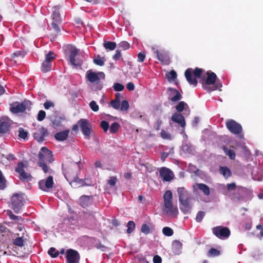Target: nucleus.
<instances>
[{
  "label": "nucleus",
  "instance_id": "obj_61",
  "mask_svg": "<svg viewBox=\"0 0 263 263\" xmlns=\"http://www.w3.org/2000/svg\"><path fill=\"white\" fill-rule=\"evenodd\" d=\"M44 106L46 109H48L51 107H54V103L51 101H47L44 103Z\"/></svg>",
  "mask_w": 263,
  "mask_h": 263
},
{
  "label": "nucleus",
  "instance_id": "obj_50",
  "mask_svg": "<svg viewBox=\"0 0 263 263\" xmlns=\"http://www.w3.org/2000/svg\"><path fill=\"white\" fill-rule=\"evenodd\" d=\"M204 216H205V213L204 212L199 211L197 213L196 216V221L198 222H200L202 220Z\"/></svg>",
  "mask_w": 263,
  "mask_h": 263
},
{
  "label": "nucleus",
  "instance_id": "obj_53",
  "mask_svg": "<svg viewBox=\"0 0 263 263\" xmlns=\"http://www.w3.org/2000/svg\"><path fill=\"white\" fill-rule=\"evenodd\" d=\"M172 245L173 248L176 250H180L182 246V243L177 240L173 241Z\"/></svg>",
  "mask_w": 263,
  "mask_h": 263
},
{
  "label": "nucleus",
  "instance_id": "obj_36",
  "mask_svg": "<svg viewBox=\"0 0 263 263\" xmlns=\"http://www.w3.org/2000/svg\"><path fill=\"white\" fill-rule=\"evenodd\" d=\"M103 46L107 50L112 51L115 49L117 45L114 42L105 41L103 43Z\"/></svg>",
  "mask_w": 263,
  "mask_h": 263
},
{
  "label": "nucleus",
  "instance_id": "obj_7",
  "mask_svg": "<svg viewBox=\"0 0 263 263\" xmlns=\"http://www.w3.org/2000/svg\"><path fill=\"white\" fill-rule=\"evenodd\" d=\"M100 216L99 213L97 212H84L83 218L86 227L89 229L96 228L98 223L97 216Z\"/></svg>",
  "mask_w": 263,
  "mask_h": 263
},
{
  "label": "nucleus",
  "instance_id": "obj_8",
  "mask_svg": "<svg viewBox=\"0 0 263 263\" xmlns=\"http://www.w3.org/2000/svg\"><path fill=\"white\" fill-rule=\"evenodd\" d=\"M31 104V101L28 100L21 103L15 102L10 105V111L14 114L23 112L26 109L30 110Z\"/></svg>",
  "mask_w": 263,
  "mask_h": 263
},
{
  "label": "nucleus",
  "instance_id": "obj_37",
  "mask_svg": "<svg viewBox=\"0 0 263 263\" xmlns=\"http://www.w3.org/2000/svg\"><path fill=\"white\" fill-rule=\"evenodd\" d=\"M6 214L9 216V218L12 220H22L23 221L24 218H23L21 216H18L14 215L11 210H7L6 211Z\"/></svg>",
  "mask_w": 263,
  "mask_h": 263
},
{
  "label": "nucleus",
  "instance_id": "obj_1",
  "mask_svg": "<svg viewBox=\"0 0 263 263\" xmlns=\"http://www.w3.org/2000/svg\"><path fill=\"white\" fill-rule=\"evenodd\" d=\"M204 71L203 69L198 67H196L194 69L189 68L185 70L184 76L188 83L194 87L197 85V79H200L199 82L202 88L208 92L215 91L222 87L221 83L216 81L217 77L214 72L211 71H206L205 77L202 76Z\"/></svg>",
  "mask_w": 263,
  "mask_h": 263
},
{
  "label": "nucleus",
  "instance_id": "obj_48",
  "mask_svg": "<svg viewBox=\"0 0 263 263\" xmlns=\"http://www.w3.org/2000/svg\"><path fill=\"white\" fill-rule=\"evenodd\" d=\"M141 231L145 235H147L150 233V228L149 225L144 223L143 224L141 228Z\"/></svg>",
  "mask_w": 263,
  "mask_h": 263
},
{
  "label": "nucleus",
  "instance_id": "obj_35",
  "mask_svg": "<svg viewBox=\"0 0 263 263\" xmlns=\"http://www.w3.org/2000/svg\"><path fill=\"white\" fill-rule=\"evenodd\" d=\"M220 173L226 178L231 176L232 172L227 166H220L219 168Z\"/></svg>",
  "mask_w": 263,
  "mask_h": 263
},
{
  "label": "nucleus",
  "instance_id": "obj_38",
  "mask_svg": "<svg viewBox=\"0 0 263 263\" xmlns=\"http://www.w3.org/2000/svg\"><path fill=\"white\" fill-rule=\"evenodd\" d=\"M104 58L101 57L100 55L95 56V58L93 59L94 63L99 66L103 65L104 64Z\"/></svg>",
  "mask_w": 263,
  "mask_h": 263
},
{
  "label": "nucleus",
  "instance_id": "obj_27",
  "mask_svg": "<svg viewBox=\"0 0 263 263\" xmlns=\"http://www.w3.org/2000/svg\"><path fill=\"white\" fill-rule=\"evenodd\" d=\"M69 132V129H66L58 132L55 134L54 138L57 141H63L67 138Z\"/></svg>",
  "mask_w": 263,
  "mask_h": 263
},
{
  "label": "nucleus",
  "instance_id": "obj_57",
  "mask_svg": "<svg viewBox=\"0 0 263 263\" xmlns=\"http://www.w3.org/2000/svg\"><path fill=\"white\" fill-rule=\"evenodd\" d=\"M161 137L164 139H171V135L165 132L164 130H162L161 132Z\"/></svg>",
  "mask_w": 263,
  "mask_h": 263
},
{
  "label": "nucleus",
  "instance_id": "obj_34",
  "mask_svg": "<svg viewBox=\"0 0 263 263\" xmlns=\"http://www.w3.org/2000/svg\"><path fill=\"white\" fill-rule=\"evenodd\" d=\"M222 149L224 154L228 156L229 158L231 160H234L235 158L236 154L235 152L232 149H228L226 146H222Z\"/></svg>",
  "mask_w": 263,
  "mask_h": 263
},
{
  "label": "nucleus",
  "instance_id": "obj_6",
  "mask_svg": "<svg viewBox=\"0 0 263 263\" xmlns=\"http://www.w3.org/2000/svg\"><path fill=\"white\" fill-rule=\"evenodd\" d=\"M164 203L165 209L164 212L171 216L177 215L178 214V209L177 207L173 206V196L171 191H166L163 196Z\"/></svg>",
  "mask_w": 263,
  "mask_h": 263
},
{
  "label": "nucleus",
  "instance_id": "obj_18",
  "mask_svg": "<svg viewBox=\"0 0 263 263\" xmlns=\"http://www.w3.org/2000/svg\"><path fill=\"white\" fill-rule=\"evenodd\" d=\"M168 99L172 102H177L180 100L182 97L180 92L176 89L169 87L167 90Z\"/></svg>",
  "mask_w": 263,
  "mask_h": 263
},
{
  "label": "nucleus",
  "instance_id": "obj_52",
  "mask_svg": "<svg viewBox=\"0 0 263 263\" xmlns=\"http://www.w3.org/2000/svg\"><path fill=\"white\" fill-rule=\"evenodd\" d=\"M113 88L116 91H121L124 89V86L120 83H116L114 84Z\"/></svg>",
  "mask_w": 263,
  "mask_h": 263
},
{
  "label": "nucleus",
  "instance_id": "obj_29",
  "mask_svg": "<svg viewBox=\"0 0 263 263\" xmlns=\"http://www.w3.org/2000/svg\"><path fill=\"white\" fill-rule=\"evenodd\" d=\"M69 183L71 184V185L72 187L75 188L88 185L85 183V181L84 179H79L78 177V175L73 180H71V181H69Z\"/></svg>",
  "mask_w": 263,
  "mask_h": 263
},
{
  "label": "nucleus",
  "instance_id": "obj_42",
  "mask_svg": "<svg viewBox=\"0 0 263 263\" xmlns=\"http://www.w3.org/2000/svg\"><path fill=\"white\" fill-rule=\"evenodd\" d=\"M163 234L166 236H171L174 234L173 230L168 227H164L162 229Z\"/></svg>",
  "mask_w": 263,
  "mask_h": 263
},
{
  "label": "nucleus",
  "instance_id": "obj_64",
  "mask_svg": "<svg viewBox=\"0 0 263 263\" xmlns=\"http://www.w3.org/2000/svg\"><path fill=\"white\" fill-rule=\"evenodd\" d=\"M154 263H161L162 259L161 257L158 255H155L153 257Z\"/></svg>",
  "mask_w": 263,
  "mask_h": 263
},
{
  "label": "nucleus",
  "instance_id": "obj_60",
  "mask_svg": "<svg viewBox=\"0 0 263 263\" xmlns=\"http://www.w3.org/2000/svg\"><path fill=\"white\" fill-rule=\"evenodd\" d=\"M117 182V178L115 177H110L108 180V183L111 186H115Z\"/></svg>",
  "mask_w": 263,
  "mask_h": 263
},
{
  "label": "nucleus",
  "instance_id": "obj_32",
  "mask_svg": "<svg viewBox=\"0 0 263 263\" xmlns=\"http://www.w3.org/2000/svg\"><path fill=\"white\" fill-rule=\"evenodd\" d=\"M24 53L21 51H16L13 54L12 59L11 60V64H17L20 65L21 63H17V61L20 60V59L23 58L24 57Z\"/></svg>",
  "mask_w": 263,
  "mask_h": 263
},
{
  "label": "nucleus",
  "instance_id": "obj_22",
  "mask_svg": "<svg viewBox=\"0 0 263 263\" xmlns=\"http://www.w3.org/2000/svg\"><path fill=\"white\" fill-rule=\"evenodd\" d=\"M171 120L178 124L182 128L185 126V121L184 117L181 114L175 113L171 117Z\"/></svg>",
  "mask_w": 263,
  "mask_h": 263
},
{
  "label": "nucleus",
  "instance_id": "obj_54",
  "mask_svg": "<svg viewBox=\"0 0 263 263\" xmlns=\"http://www.w3.org/2000/svg\"><path fill=\"white\" fill-rule=\"evenodd\" d=\"M45 117H46L45 111L44 110H41L39 111V112L37 114V119L39 121H42L45 119Z\"/></svg>",
  "mask_w": 263,
  "mask_h": 263
},
{
  "label": "nucleus",
  "instance_id": "obj_30",
  "mask_svg": "<svg viewBox=\"0 0 263 263\" xmlns=\"http://www.w3.org/2000/svg\"><path fill=\"white\" fill-rule=\"evenodd\" d=\"M87 78L91 83H95L100 80L98 74L96 72L89 70L87 72Z\"/></svg>",
  "mask_w": 263,
  "mask_h": 263
},
{
  "label": "nucleus",
  "instance_id": "obj_55",
  "mask_svg": "<svg viewBox=\"0 0 263 263\" xmlns=\"http://www.w3.org/2000/svg\"><path fill=\"white\" fill-rule=\"evenodd\" d=\"M89 106L90 108L93 111H97L99 110V106L97 104L96 101H92L89 103Z\"/></svg>",
  "mask_w": 263,
  "mask_h": 263
},
{
  "label": "nucleus",
  "instance_id": "obj_13",
  "mask_svg": "<svg viewBox=\"0 0 263 263\" xmlns=\"http://www.w3.org/2000/svg\"><path fill=\"white\" fill-rule=\"evenodd\" d=\"M78 124L80 127L83 135L85 136V138L87 139H89L91 134V126L88 121L86 119H81L78 121Z\"/></svg>",
  "mask_w": 263,
  "mask_h": 263
},
{
  "label": "nucleus",
  "instance_id": "obj_47",
  "mask_svg": "<svg viewBox=\"0 0 263 263\" xmlns=\"http://www.w3.org/2000/svg\"><path fill=\"white\" fill-rule=\"evenodd\" d=\"M119 48H121L122 50H126L129 48L130 44L126 41H122L119 44Z\"/></svg>",
  "mask_w": 263,
  "mask_h": 263
},
{
  "label": "nucleus",
  "instance_id": "obj_23",
  "mask_svg": "<svg viewBox=\"0 0 263 263\" xmlns=\"http://www.w3.org/2000/svg\"><path fill=\"white\" fill-rule=\"evenodd\" d=\"M237 192L235 194L234 198L240 201L242 200L247 195L248 190L243 187H238Z\"/></svg>",
  "mask_w": 263,
  "mask_h": 263
},
{
  "label": "nucleus",
  "instance_id": "obj_25",
  "mask_svg": "<svg viewBox=\"0 0 263 263\" xmlns=\"http://www.w3.org/2000/svg\"><path fill=\"white\" fill-rule=\"evenodd\" d=\"M15 235H16L17 237L13 239V244L21 248L24 247L26 239H24V233H22L21 236H20V234L18 233H16Z\"/></svg>",
  "mask_w": 263,
  "mask_h": 263
},
{
  "label": "nucleus",
  "instance_id": "obj_58",
  "mask_svg": "<svg viewBox=\"0 0 263 263\" xmlns=\"http://www.w3.org/2000/svg\"><path fill=\"white\" fill-rule=\"evenodd\" d=\"M168 74L170 75V77L167 76V74H166V77L168 79H171L172 80H174L176 79L177 78V73L176 71L174 70H171L169 73Z\"/></svg>",
  "mask_w": 263,
  "mask_h": 263
},
{
  "label": "nucleus",
  "instance_id": "obj_45",
  "mask_svg": "<svg viewBox=\"0 0 263 263\" xmlns=\"http://www.w3.org/2000/svg\"><path fill=\"white\" fill-rule=\"evenodd\" d=\"M185 106H187V104L185 102L181 101L176 106V109L178 112H180L183 110Z\"/></svg>",
  "mask_w": 263,
  "mask_h": 263
},
{
  "label": "nucleus",
  "instance_id": "obj_59",
  "mask_svg": "<svg viewBox=\"0 0 263 263\" xmlns=\"http://www.w3.org/2000/svg\"><path fill=\"white\" fill-rule=\"evenodd\" d=\"M58 23H57L55 22H52L51 23V26L55 32V33H56V35H58V34H59V33L60 32V29L58 25Z\"/></svg>",
  "mask_w": 263,
  "mask_h": 263
},
{
  "label": "nucleus",
  "instance_id": "obj_41",
  "mask_svg": "<svg viewBox=\"0 0 263 263\" xmlns=\"http://www.w3.org/2000/svg\"><path fill=\"white\" fill-rule=\"evenodd\" d=\"M6 179L3 175L2 171L0 170V190H4L6 187Z\"/></svg>",
  "mask_w": 263,
  "mask_h": 263
},
{
  "label": "nucleus",
  "instance_id": "obj_51",
  "mask_svg": "<svg viewBox=\"0 0 263 263\" xmlns=\"http://www.w3.org/2000/svg\"><path fill=\"white\" fill-rule=\"evenodd\" d=\"M129 108V104L127 101L123 100L121 102L120 110L121 111H126Z\"/></svg>",
  "mask_w": 263,
  "mask_h": 263
},
{
  "label": "nucleus",
  "instance_id": "obj_2",
  "mask_svg": "<svg viewBox=\"0 0 263 263\" xmlns=\"http://www.w3.org/2000/svg\"><path fill=\"white\" fill-rule=\"evenodd\" d=\"M63 52L65 60L71 66H82L85 58L76 46L70 44L63 46Z\"/></svg>",
  "mask_w": 263,
  "mask_h": 263
},
{
  "label": "nucleus",
  "instance_id": "obj_15",
  "mask_svg": "<svg viewBox=\"0 0 263 263\" xmlns=\"http://www.w3.org/2000/svg\"><path fill=\"white\" fill-rule=\"evenodd\" d=\"M39 187L43 191L47 192L53 187V180L52 176H48L46 179L41 180L39 182Z\"/></svg>",
  "mask_w": 263,
  "mask_h": 263
},
{
  "label": "nucleus",
  "instance_id": "obj_17",
  "mask_svg": "<svg viewBox=\"0 0 263 263\" xmlns=\"http://www.w3.org/2000/svg\"><path fill=\"white\" fill-rule=\"evenodd\" d=\"M159 173L160 177L164 181H170L174 177L173 172L165 167H161L159 171Z\"/></svg>",
  "mask_w": 263,
  "mask_h": 263
},
{
  "label": "nucleus",
  "instance_id": "obj_16",
  "mask_svg": "<svg viewBox=\"0 0 263 263\" xmlns=\"http://www.w3.org/2000/svg\"><path fill=\"white\" fill-rule=\"evenodd\" d=\"M11 126L10 120L7 117L0 118V137L9 132Z\"/></svg>",
  "mask_w": 263,
  "mask_h": 263
},
{
  "label": "nucleus",
  "instance_id": "obj_63",
  "mask_svg": "<svg viewBox=\"0 0 263 263\" xmlns=\"http://www.w3.org/2000/svg\"><path fill=\"white\" fill-rule=\"evenodd\" d=\"M145 58V54L144 52H140L138 54V61L143 62Z\"/></svg>",
  "mask_w": 263,
  "mask_h": 263
},
{
  "label": "nucleus",
  "instance_id": "obj_5",
  "mask_svg": "<svg viewBox=\"0 0 263 263\" xmlns=\"http://www.w3.org/2000/svg\"><path fill=\"white\" fill-rule=\"evenodd\" d=\"M25 199L22 193H14L10 198L9 206L15 213H20L24 205Z\"/></svg>",
  "mask_w": 263,
  "mask_h": 263
},
{
  "label": "nucleus",
  "instance_id": "obj_24",
  "mask_svg": "<svg viewBox=\"0 0 263 263\" xmlns=\"http://www.w3.org/2000/svg\"><path fill=\"white\" fill-rule=\"evenodd\" d=\"M55 53L53 51H49L46 54L45 59L42 64V66H51V62L55 59Z\"/></svg>",
  "mask_w": 263,
  "mask_h": 263
},
{
  "label": "nucleus",
  "instance_id": "obj_20",
  "mask_svg": "<svg viewBox=\"0 0 263 263\" xmlns=\"http://www.w3.org/2000/svg\"><path fill=\"white\" fill-rule=\"evenodd\" d=\"M48 132L44 127H42L39 131L34 133L33 137L34 139L39 142H42L44 140V137L47 136Z\"/></svg>",
  "mask_w": 263,
  "mask_h": 263
},
{
  "label": "nucleus",
  "instance_id": "obj_44",
  "mask_svg": "<svg viewBox=\"0 0 263 263\" xmlns=\"http://www.w3.org/2000/svg\"><path fill=\"white\" fill-rule=\"evenodd\" d=\"M48 254L52 258L57 257L59 254V251L57 250L55 248L51 247L48 251Z\"/></svg>",
  "mask_w": 263,
  "mask_h": 263
},
{
  "label": "nucleus",
  "instance_id": "obj_62",
  "mask_svg": "<svg viewBox=\"0 0 263 263\" xmlns=\"http://www.w3.org/2000/svg\"><path fill=\"white\" fill-rule=\"evenodd\" d=\"M121 57V51L119 50H117L116 51L115 54L113 55V59L114 60L117 61L120 59V58Z\"/></svg>",
  "mask_w": 263,
  "mask_h": 263
},
{
  "label": "nucleus",
  "instance_id": "obj_33",
  "mask_svg": "<svg viewBox=\"0 0 263 263\" xmlns=\"http://www.w3.org/2000/svg\"><path fill=\"white\" fill-rule=\"evenodd\" d=\"M197 185L199 190L202 191L205 196H209L210 194L209 187L204 183H197Z\"/></svg>",
  "mask_w": 263,
  "mask_h": 263
},
{
  "label": "nucleus",
  "instance_id": "obj_26",
  "mask_svg": "<svg viewBox=\"0 0 263 263\" xmlns=\"http://www.w3.org/2000/svg\"><path fill=\"white\" fill-rule=\"evenodd\" d=\"M177 192L179 196V201L185 200V199H186L187 198L191 197L189 193L183 187H178L177 189Z\"/></svg>",
  "mask_w": 263,
  "mask_h": 263
},
{
  "label": "nucleus",
  "instance_id": "obj_11",
  "mask_svg": "<svg viewBox=\"0 0 263 263\" xmlns=\"http://www.w3.org/2000/svg\"><path fill=\"white\" fill-rule=\"evenodd\" d=\"M226 125L228 129L233 134L238 135L242 132L241 125L233 119L227 120Z\"/></svg>",
  "mask_w": 263,
  "mask_h": 263
},
{
  "label": "nucleus",
  "instance_id": "obj_14",
  "mask_svg": "<svg viewBox=\"0 0 263 263\" xmlns=\"http://www.w3.org/2000/svg\"><path fill=\"white\" fill-rule=\"evenodd\" d=\"M66 258L67 263H79L80 256L77 251L70 249L66 251Z\"/></svg>",
  "mask_w": 263,
  "mask_h": 263
},
{
  "label": "nucleus",
  "instance_id": "obj_49",
  "mask_svg": "<svg viewBox=\"0 0 263 263\" xmlns=\"http://www.w3.org/2000/svg\"><path fill=\"white\" fill-rule=\"evenodd\" d=\"M100 127L103 129L104 132L106 133L109 127V123L106 121H102L100 123Z\"/></svg>",
  "mask_w": 263,
  "mask_h": 263
},
{
  "label": "nucleus",
  "instance_id": "obj_56",
  "mask_svg": "<svg viewBox=\"0 0 263 263\" xmlns=\"http://www.w3.org/2000/svg\"><path fill=\"white\" fill-rule=\"evenodd\" d=\"M110 105L114 108L118 109L120 108V102L119 101L112 100L110 102Z\"/></svg>",
  "mask_w": 263,
  "mask_h": 263
},
{
  "label": "nucleus",
  "instance_id": "obj_19",
  "mask_svg": "<svg viewBox=\"0 0 263 263\" xmlns=\"http://www.w3.org/2000/svg\"><path fill=\"white\" fill-rule=\"evenodd\" d=\"M192 198L191 197L183 200L182 201H179L180 209L181 211L184 214L189 213L192 209L191 200Z\"/></svg>",
  "mask_w": 263,
  "mask_h": 263
},
{
  "label": "nucleus",
  "instance_id": "obj_39",
  "mask_svg": "<svg viewBox=\"0 0 263 263\" xmlns=\"http://www.w3.org/2000/svg\"><path fill=\"white\" fill-rule=\"evenodd\" d=\"M220 254V251L215 248L210 249L208 252L207 255L209 257H215L219 256Z\"/></svg>",
  "mask_w": 263,
  "mask_h": 263
},
{
  "label": "nucleus",
  "instance_id": "obj_28",
  "mask_svg": "<svg viewBox=\"0 0 263 263\" xmlns=\"http://www.w3.org/2000/svg\"><path fill=\"white\" fill-rule=\"evenodd\" d=\"M60 7L56 6L54 7V10L52 12V17L53 22L60 23L62 21L61 14L59 12Z\"/></svg>",
  "mask_w": 263,
  "mask_h": 263
},
{
  "label": "nucleus",
  "instance_id": "obj_3",
  "mask_svg": "<svg viewBox=\"0 0 263 263\" xmlns=\"http://www.w3.org/2000/svg\"><path fill=\"white\" fill-rule=\"evenodd\" d=\"M38 165L41 167L44 173H47L51 171L47 165V164L51 163L53 161L52 153L46 147H42L39 154Z\"/></svg>",
  "mask_w": 263,
  "mask_h": 263
},
{
  "label": "nucleus",
  "instance_id": "obj_43",
  "mask_svg": "<svg viewBox=\"0 0 263 263\" xmlns=\"http://www.w3.org/2000/svg\"><path fill=\"white\" fill-rule=\"evenodd\" d=\"M28 132L23 128L20 127L18 128V137L20 138L23 139H26L28 137Z\"/></svg>",
  "mask_w": 263,
  "mask_h": 263
},
{
  "label": "nucleus",
  "instance_id": "obj_4",
  "mask_svg": "<svg viewBox=\"0 0 263 263\" xmlns=\"http://www.w3.org/2000/svg\"><path fill=\"white\" fill-rule=\"evenodd\" d=\"M78 165L67 159L62 164V170L64 175L67 180L71 181L73 180L78 175Z\"/></svg>",
  "mask_w": 263,
  "mask_h": 263
},
{
  "label": "nucleus",
  "instance_id": "obj_31",
  "mask_svg": "<svg viewBox=\"0 0 263 263\" xmlns=\"http://www.w3.org/2000/svg\"><path fill=\"white\" fill-rule=\"evenodd\" d=\"M140 71L139 67H128L126 73L128 76L136 77L140 73Z\"/></svg>",
  "mask_w": 263,
  "mask_h": 263
},
{
  "label": "nucleus",
  "instance_id": "obj_46",
  "mask_svg": "<svg viewBox=\"0 0 263 263\" xmlns=\"http://www.w3.org/2000/svg\"><path fill=\"white\" fill-rule=\"evenodd\" d=\"M127 233H131L135 228V223L133 221H129L127 224Z\"/></svg>",
  "mask_w": 263,
  "mask_h": 263
},
{
  "label": "nucleus",
  "instance_id": "obj_10",
  "mask_svg": "<svg viewBox=\"0 0 263 263\" xmlns=\"http://www.w3.org/2000/svg\"><path fill=\"white\" fill-rule=\"evenodd\" d=\"M213 233L218 238L223 239L227 238L230 235V229L223 226H217L212 229Z\"/></svg>",
  "mask_w": 263,
  "mask_h": 263
},
{
  "label": "nucleus",
  "instance_id": "obj_40",
  "mask_svg": "<svg viewBox=\"0 0 263 263\" xmlns=\"http://www.w3.org/2000/svg\"><path fill=\"white\" fill-rule=\"evenodd\" d=\"M120 126V124L116 122L112 123L110 126L109 131L110 133L115 134L117 133L119 129Z\"/></svg>",
  "mask_w": 263,
  "mask_h": 263
},
{
  "label": "nucleus",
  "instance_id": "obj_12",
  "mask_svg": "<svg viewBox=\"0 0 263 263\" xmlns=\"http://www.w3.org/2000/svg\"><path fill=\"white\" fill-rule=\"evenodd\" d=\"M24 164L22 162L17 163V166L15 168V171L20 175V179L21 180L28 182L32 180L31 175L28 173H26L24 170Z\"/></svg>",
  "mask_w": 263,
  "mask_h": 263
},
{
  "label": "nucleus",
  "instance_id": "obj_9",
  "mask_svg": "<svg viewBox=\"0 0 263 263\" xmlns=\"http://www.w3.org/2000/svg\"><path fill=\"white\" fill-rule=\"evenodd\" d=\"M153 50L157 58L162 65H168L170 64L171 60L168 51L163 49L158 50L155 48H153Z\"/></svg>",
  "mask_w": 263,
  "mask_h": 263
},
{
  "label": "nucleus",
  "instance_id": "obj_21",
  "mask_svg": "<svg viewBox=\"0 0 263 263\" xmlns=\"http://www.w3.org/2000/svg\"><path fill=\"white\" fill-rule=\"evenodd\" d=\"M93 199L92 196L83 195L80 197L79 204L83 208H87L92 204Z\"/></svg>",
  "mask_w": 263,
  "mask_h": 263
}]
</instances>
